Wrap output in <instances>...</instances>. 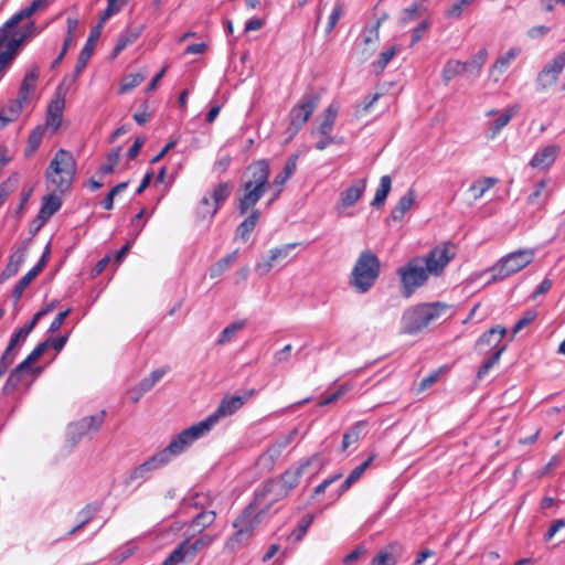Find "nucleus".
Masks as SVG:
<instances>
[{
	"label": "nucleus",
	"mask_w": 565,
	"mask_h": 565,
	"mask_svg": "<svg viewBox=\"0 0 565 565\" xmlns=\"http://www.w3.org/2000/svg\"><path fill=\"white\" fill-rule=\"evenodd\" d=\"M269 173V164L265 160L256 161L247 168L245 181L242 185L243 195L238 199L237 203L239 214H246L252 207H254L270 185L276 186L277 191L274 198L269 201V204L278 198L281 186L290 177L281 171L275 177L273 184H270Z\"/></svg>",
	"instance_id": "1"
},
{
	"label": "nucleus",
	"mask_w": 565,
	"mask_h": 565,
	"mask_svg": "<svg viewBox=\"0 0 565 565\" xmlns=\"http://www.w3.org/2000/svg\"><path fill=\"white\" fill-rule=\"evenodd\" d=\"M76 160L74 156L60 149L55 152L45 171V184L50 192L63 194L71 190L76 174Z\"/></svg>",
	"instance_id": "2"
},
{
	"label": "nucleus",
	"mask_w": 565,
	"mask_h": 565,
	"mask_svg": "<svg viewBox=\"0 0 565 565\" xmlns=\"http://www.w3.org/2000/svg\"><path fill=\"white\" fill-rule=\"evenodd\" d=\"M273 504L262 492L256 490L254 500L234 522L236 529L234 540L239 543L248 540Z\"/></svg>",
	"instance_id": "3"
},
{
	"label": "nucleus",
	"mask_w": 565,
	"mask_h": 565,
	"mask_svg": "<svg viewBox=\"0 0 565 565\" xmlns=\"http://www.w3.org/2000/svg\"><path fill=\"white\" fill-rule=\"evenodd\" d=\"M47 4V0H32L28 7L14 13L2 26H0V43L13 35L22 36L23 43L28 38L39 34L33 21H29L21 29H18V24L22 20L31 18L36 11L45 9Z\"/></svg>",
	"instance_id": "4"
},
{
	"label": "nucleus",
	"mask_w": 565,
	"mask_h": 565,
	"mask_svg": "<svg viewBox=\"0 0 565 565\" xmlns=\"http://www.w3.org/2000/svg\"><path fill=\"white\" fill-rule=\"evenodd\" d=\"M211 429L212 414L175 435L169 445L159 452L164 455L163 458L169 462L173 457H177L188 450L196 440L207 436Z\"/></svg>",
	"instance_id": "5"
},
{
	"label": "nucleus",
	"mask_w": 565,
	"mask_h": 565,
	"mask_svg": "<svg viewBox=\"0 0 565 565\" xmlns=\"http://www.w3.org/2000/svg\"><path fill=\"white\" fill-rule=\"evenodd\" d=\"M447 308L441 302L419 303L405 310L402 317V330L406 334H415L438 319Z\"/></svg>",
	"instance_id": "6"
},
{
	"label": "nucleus",
	"mask_w": 565,
	"mask_h": 565,
	"mask_svg": "<svg viewBox=\"0 0 565 565\" xmlns=\"http://www.w3.org/2000/svg\"><path fill=\"white\" fill-rule=\"evenodd\" d=\"M310 463L311 459H308L300 463L298 467L286 470L278 479L265 482L257 490L262 492L270 502L275 503L287 497L288 493L299 483L303 470Z\"/></svg>",
	"instance_id": "7"
},
{
	"label": "nucleus",
	"mask_w": 565,
	"mask_h": 565,
	"mask_svg": "<svg viewBox=\"0 0 565 565\" xmlns=\"http://www.w3.org/2000/svg\"><path fill=\"white\" fill-rule=\"evenodd\" d=\"M380 274V260L377 256L370 252L364 250L360 254L351 276V285L356 291L364 294L375 282Z\"/></svg>",
	"instance_id": "8"
},
{
	"label": "nucleus",
	"mask_w": 565,
	"mask_h": 565,
	"mask_svg": "<svg viewBox=\"0 0 565 565\" xmlns=\"http://www.w3.org/2000/svg\"><path fill=\"white\" fill-rule=\"evenodd\" d=\"M535 257L532 248L519 249L502 257L492 268L493 280H503L530 265Z\"/></svg>",
	"instance_id": "9"
},
{
	"label": "nucleus",
	"mask_w": 565,
	"mask_h": 565,
	"mask_svg": "<svg viewBox=\"0 0 565 565\" xmlns=\"http://www.w3.org/2000/svg\"><path fill=\"white\" fill-rule=\"evenodd\" d=\"M397 275L401 279L404 294L407 297L417 288L425 285L430 276L423 263L422 256L409 259L404 266L397 269Z\"/></svg>",
	"instance_id": "10"
},
{
	"label": "nucleus",
	"mask_w": 565,
	"mask_h": 565,
	"mask_svg": "<svg viewBox=\"0 0 565 565\" xmlns=\"http://www.w3.org/2000/svg\"><path fill=\"white\" fill-rule=\"evenodd\" d=\"M456 256V247L451 243H444L443 245L436 246L429 250L426 256L423 257V263L430 276H440Z\"/></svg>",
	"instance_id": "11"
},
{
	"label": "nucleus",
	"mask_w": 565,
	"mask_h": 565,
	"mask_svg": "<svg viewBox=\"0 0 565 565\" xmlns=\"http://www.w3.org/2000/svg\"><path fill=\"white\" fill-rule=\"evenodd\" d=\"M319 100L320 97L318 94H308L302 96L289 113V129H294V132H297L311 117L318 107Z\"/></svg>",
	"instance_id": "12"
},
{
	"label": "nucleus",
	"mask_w": 565,
	"mask_h": 565,
	"mask_svg": "<svg viewBox=\"0 0 565 565\" xmlns=\"http://www.w3.org/2000/svg\"><path fill=\"white\" fill-rule=\"evenodd\" d=\"M297 430L294 429L285 436L277 438L268 448L258 457L256 465L262 471H270L275 467L276 461L281 456L282 450L294 440Z\"/></svg>",
	"instance_id": "13"
},
{
	"label": "nucleus",
	"mask_w": 565,
	"mask_h": 565,
	"mask_svg": "<svg viewBox=\"0 0 565 565\" xmlns=\"http://www.w3.org/2000/svg\"><path fill=\"white\" fill-rule=\"evenodd\" d=\"M164 455L160 452L154 454L145 462L135 467L126 477L125 483L127 486L136 484L140 487L145 481H147L151 473L162 467H164L168 462L167 459L163 458Z\"/></svg>",
	"instance_id": "14"
},
{
	"label": "nucleus",
	"mask_w": 565,
	"mask_h": 565,
	"mask_svg": "<svg viewBox=\"0 0 565 565\" xmlns=\"http://www.w3.org/2000/svg\"><path fill=\"white\" fill-rule=\"evenodd\" d=\"M205 545L203 539H196L194 542L189 540L179 544L161 565H181L192 562L198 553Z\"/></svg>",
	"instance_id": "15"
},
{
	"label": "nucleus",
	"mask_w": 565,
	"mask_h": 565,
	"mask_svg": "<svg viewBox=\"0 0 565 565\" xmlns=\"http://www.w3.org/2000/svg\"><path fill=\"white\" fill-rule=\"evenodd\" d=\"M565 67V54H557L551 63L544 66L536 78L537 88L544 90L554 85Z\"/></svg>",
	"instance_id": "16"
},
{
	"label": "nucleus",
	"mask_w": 565,
	"mask_h": 565,
	"mask_svg": "<svg viewBox=\"0 0 565 565\" xmlns=\"http://www.w3.org/2000/svg\"><path fill=\"white\" fill-rule=\"evenodd\" d=\"M298 245L299 243H289L280 247L271 248L269 250V255L267 258H264L256 263L255 271L259 276L267 275L274 267L275 263L286 259L289 256L290 252L295 249Z\"/></svg>",
	"instance_id": "17"
},
{
	"label": "nucleus",
	"mask_w": 565,
	"mask_h": 565,
	"mask_svg": "<svg viewBox=\"0 0 565 565\" xmlns=\"http://www.w3.org/2000/svg\"><path fill=\"white\" fill-rule=\"evenodd\" d=\"M254 395V391L246 392L242 396L226 395L214 411V423L235 414Z\"/></svg>",
	"instance_id": "18"
},
{
	"label": "nucleus",
	"mask_w": 565,
	"mask_h": 565,
	"mask_svg": "<svg viewBox=\"0 0 565 565\" xmlns=\"http://www.w3.org/2000/svg\"><path fill=\"white\" fill-rule=\"evenodd\" d=\"M22 45V36L9 38L0 43V79L3 77Z\"/></svg>",
	"instance_id": "19"
},
{
	"label": "nucleus",
	"mask_w": 565,
	"mask_h": 565,
	"mask_svg": "<svg viewBox=\"0 0 565 565\" xmlns=\"http://www.w3.org/2000/svg\"><path fill=\"white\" fill-rule=\"evenodd\" d=\"M521 52V47L513 46L500 55L489 68V78L498 83Z\"/></svg>",
	"instance_id": "20"
},
{
	"label": "nucleus",
	"mask_w": 565,
	"mask_h": 565,
	"mask_svg": "<svg viewBox=\"0 0 565 565\" xmlns=\"http://www.w3.org/2000/svg\"><path fill=\"white\" fill-rule=\"evenodd\" d=\"M106 411H102L99 414L86 416L70 425L72 434L76 435L77 439H81L84 435L90 431H98L105 420Z\"/></svg>",
	"instance_id": "21"
},
{
	"label": "nucleus",
	"mask_w": 565,
	"mask_h": 565,
	"mask_svg": "<svg viewBox=\"0 0 565 565\" xmlns=\"http://www.w3.org/2000/svg\"><path fill=\"white\" fill-rule=\"evenodd\" d=\"M561 148L557 145H548L539 149L530 160L529 164L533 169L541 171L548 170L559 154Z\"/></svg>",
	"instance_id": "22"
},
{
	"label": "nucleus",
	"mask_w": 565,
	"mask_h": 565,
	"mask_svg": "<svg viewBox=\"0 0 565 565\" xmlns=\"http://www.w3.org/2000/svg\"><path fill=\"white\" fill-rule=\"evenodd\" d=\"M520 109V104H513L507 107L497 119L489 122L486 137L489 140L495 139L501 130L511 121V119L519 114Z\"/></svg>",
	"instance_id": "23"
},
{
	"label": "nucleus",
	"mask_w": 565,
	"mask_h": 565,
	"mask_svg": "<svg viewBox=\"0 0 565 565\" xmlns=\"http://www.w3.org/2000/svg\"><path fill=\"white\" fill-rule=\"evenodd\" d=\"M365 179L355 180L352 183V185H350L349 188L341 192L338 209L344 210L350 206H353L362 198L363 193L365 192Z\"/></svg>",
	"instance_id": "24"
},
{
	"label": "nucleus",
	"mask_w": 565,
	"mask_h": 565,
	"mask_svg": "<svg viewBox=\"0 0 565 565\" xmlns=\"http://www.w3.org/2000/svg\"><path fill=\"white\" fill-rule=\"evenodd\" d=\"M381 23L382 20L379 19L372 25H366L360 35L362 44L364 45L362 51L363 60H367L375 51V45L380 40L379 30Z\"/></svg>",
	"instance_id": "25"
},
{
	"label": "nucleus",
	"mask_w": 565,
	"mask_h": 565,
	"mask_svg": "<svg viewBox=\"0 0 565 565\" xmlns=\"http://www.w3.org/2000/svg\"><path fill=\"white\" fill-rule=\"evenodd\" d=\"M100 35L99 26H95L90 30L89 36L84 45V47L81 50L75 68L74 74L75 76H78L84 68L86 67L89 58L93 55L95 42L98 40Z\"/></svg>",
	"instance_id": "26"
},
{
	"label": "nucleus",
	"mask_w": 565,
	"mask_h": 565,
	"mask_svg": "<svg viewBox=\"0 0 565 565\" xmlns=\"http://www.w3.org/2000/svg\"><path fill=\"white\" fill-rule=\"evenodd\" d=\"M402 554V546L392 542L382 548L371 561V565H395Z\"/></svg>",
	"instance_id": "27"
},
{
	"label": "nucleus",
	"mask_w": 565,
	"mask_h": 565,
	"mask_svg": "<svg viewBox=\"0 0 565 565\" xmlns=\"http://www.w3.org/2000/svg\"><path fill=\"white\" fill-rule=\"evenodd\" d=\"M28 252V243L23 242L21 246L9 257V260L1 273V278L7 279L14 276L21 265L24 263Z\"/></svg>",
	"instance_id": "28"
},
{
	"label": "nucleus",
	"mask_w": 565,
	"mask_h": 565,
	"mask_svg": "<svg viewBox=\"0 0 565 565\" xmlns=\"http://www.w3.org/2000/svg\"><path fill=\"white\" fill-rule=\"evenodd\" d=\"M57 194L60 193L51 192L43 198L42 205L38 215V218L41 220L42 223L47 222L51 216L61 209L62 200Z\"/></svg>",
	"instance_id": "29"
},
{
	"label": "nucleus",
	"mask_w": 565,
	"mask_h": 565,
	"mask_svg": "<svg viewBox=\"0 0 565 565\" xmlns=\"http://www.w3.org/2000/svg\"><path fill=\"white\" fill-rule=\"evenodd\" d=\"M26 103L22 98L9 100L0 111V129H3L9 122L14 121L21 114L23 104Z\"/></svg>",
	"instance_id": "30"
},
{
	"label": "nucleus",
	"mask_w": 565,
	"mask_h": 565,
	"mask_svg": "<svg viewBox=\"0 0 565 565\" xmlns=\"http://www.w3.org/2000/svg\"><path fill=\"white\" fill-rule=\"evenodd\" d=\"M507 333V329L502 326H495V327H492L491 329H489L488 331H486L484 333H482L480 335V338L478 339L477 343H476V347L481 349L486 345H491L493 347L494 350H497V348H499L501 344V341H502V338Z\"/></svg>",
	"instance_id": "31"
},
{
	"label": "nucleus",
	"mask_w": 565,
	"mask_h": 565,
	"mask_svg": "<svg viewBox=\"0 0 565 565\" xmlns=\"http://www.w3.org/2000/svg\"><path fill=\"white\" fill-rule=\"evenodd\" d=\"M488 57L487 49L482 47L476 54L471 56V58L467 62H463L465 73L468 77L477 78L480 76L483 65L486 64Z\"/></svg>",
	"instance_id": "32"
},
{
	"label": "nucleus",
	"mask_w": 565,
	"mask_h": 565,
	"mask_svg": "<svg viewBox=\"0 0 565 565\" xmlns=\"http://www.w3.org/2000/svg\"><path fill=\"white\" fill-rule=\"evenodd\" d=\"M416 199V191L409 188L407 192L398 200L391 211V217L394 221H402L406 212L413 206Z\"/></svg>",
	"instance_id": "33"
},
{
	"label": "nucleus",
	"mask_w": 565,
	"mask_h": 565,
	"mask_svg": "<svg viewBox=\"0 0 565 565\" xmlns=\"http://www.w3.org/2000/svg\"><path fill=\"white\" fill-rule=\"evenodd\" d=\"M211 198L210 193H205L194 206L193 217L195 223L203 224L212 217Z\"/></svg>",
	"instance_id": "34"
},
{
	"label": "nucleus",
	"mask_w": 565,
	"mask_h": 565,
	"mask_svg": "<svg viewBox=\"0 0 565 565\" xmlns=\"http://www.w3.org/2000/svg\"><path fill=\"white\" fill-rule=\"evenodd\" d=\"M246 324H247V320H245V319L236 320V321L230 323L220 333V335L216 340V344L224 345V344L231 343L232 341H234L236 339L237 334L244 330Z\"/></svg>",
	"instance_id": "35"
},
{
	"label": "nucleus",
	"mask_w": 565,
	"mask_h": 565,
	"mask_svg": "<svg viewBox=\"0 0 565 565\" xmlns=\"http://www.w3.org/2000/svg\"><path fill=\"white\" fill-rule=\"evenodd\" d=\"M39 74L40 73L38 67H33L25 74L21 83L18 97L22 98L26 103L31 99V94L35 89Z\"/></svg>",
	"instance_id": "36"
},
{
	"label": "nucleus",
	"mask_w": 565,
	"mask_h": 565,
	"mask_svg": "<svg viewBox=\"0 0 565 565\" xmlns=\"http://www.w3.org/2000/svg\"><path fill=\"white\" fill-rule=\"evenodd\" d=\"M28 337H29V334L22 328L18 329L11 335L8 347L6 348L4 352L2 353V355H4V359L8 358L14 362L20 347L23 344V342L26 340Z\"/></svg>",
	"instance_id": "37"
},
{
	"label": "nucleus",
	"mask_w": 565,
	"mask_h": 565,
	"mask_svg": "<svg viewBox=\"0 0 565 565\" xmlns=\"http://www.w3.org/2000/svg\"><path fill=\"white\" fill-rule=\"evenodd\" d=\"M546 185L545 180H541L535 184L533 192L527 196L530 205H533L535 209H541L545 205L550 196Z\"/></svg>",
	"instance_id": "38"
},
{
	"label": "nucleus",
	"mask_w": 565,
	"mask_h": 565,
	"mask_svg": "<svg viewBox=\"0 0 565 565\" xmlns=\"http://www.w3.org/2000/svg\"><path fill=\"white\" fill-rule=\"evenodd\" d=\"M337 114L338 109L333 105H330L324 110L321 124L316 129L312 130V136L332 134Z\"/></svg>",
	"instance_id": "39"
},
{
	"label": "nucleus",
	"mask_w": 565,
	"mask_h": 565,
	"mask_svg": "<svg viewBox=\"0 0 565 565\" xmlns=\"http://www.w3.org/2000/svg\"><path fill=\"white\" fill-rule=\"evenodd\" d=\"M260 211L253 210L252 213L238 225L236 235L243 242H246L249 238L250 233L256 227V224L259 220Z\"/></svg>",
	"instance_id": "40"
},
{
	"label": "nucleus",
	"mask_w": 565,
	"mask_h": 565,
	"mask_svg": "<svg viewBox=\"0 0 565 565\" xmlns=\"http://www.w3.org/2000/svg\"><path fill=\"white\" fill-rule=\"evenodd\" d=\"M374 458H375V455H371L366 460H364L361 465L355 467L350 472L348 478L343 481V483L340 487V493H343L347 490H349L352 487V484L355 483L362 477V475L370 467V465L372 463Z\"/></svg>",
	"instance_id": "41"
},
{
	"label": "nucleus",
	"mask_w": 565,
	"mask_h": 565,
	"mask_svg": "<svg viewBox=\"0 0 565 565\" xmlns=\"http://www.w3.org/2000/svg\"><path fill=\"white\" fill-rule=\"evenodd\" d=\"M465 73L463 62L459 60H448L441 71L443 82L447 85L452 78Z\"/></svg>",
	"instance_id": "42"
},
{
	"label": "nucleus",
	"mask_w": 565,
	"mask_h": 565,
	"mask_svg": "<svg viewBox=\"0 0 565 565\" xmlns=\"http://www.w3.org/2000/svg\"><path fill=\"white\" fill-rule=\"evenodd\" d=\"M391 188H392V179L390 175H383L381 179H380V184L376 189V192H375V195H374V199L372 201V206L374 207H380L382 205H384L385 201H386V198L391 191Z\"/></svg>",
	"instance_id": "43"
},
{
	"label": "nucleus",
	"mask_w": 565,
	"mask_h": 565,
	"mask_svg": "<svg viewBox=\"0 0 565 565\" xmlns=\"http://www.w3.org/2000/svg\"><path fill=\"white\" fill-rule=\"evenodd\" d=\"M169 371V367H160L150 373L148 377H145L139 382V395H143L150 391Z\"/></svg>",
	"instance_id": "44"
},
{
	"label": "nucleus",
	"mask_w": 565,
	"mask_h": 565,
	"mask_svg": "<svg viewBox=\"0 0 565 565\" xmlns=\"http://www.w3.org/2000/svg\"><path fill=\"white\" fill-rule=\"evenodd\" d=\"M498 182V179L488 177L481 178L472 182L469 188V191L472 193V196L478 200L484 195V193L494 186Z\"/></svg>",
	"instance_id": "45"
},
{
	"label": "nucleus",
	"mask_w": 565,
	"mask_h": 565,
	"mask_svg": "<svg viewBox=\"0 0 565 565\" xmlns=\"http://www.w3.org/2000/svg\"><path fill=\"white\" fill-rule=\"evenodd\" d=\"M63 103L54 100L50 104L46 117V125L56 130L62 121Z\"/></svg>",
	"instance_id": "46"
},
{
	"label": "nucleus",
	"mask_w": 565,
	"mask_h": 565,
	"mask_svg": "<svg viewBox=\"0 0 565 565\" xmlns=\"http://www.w3.org/2000/svg\"><path fill=\"white\" fill-rule=\"evenodd\" d=\"M401 52L399 45H392L387 50L383 51L376 61L373 62L372 66L376 73H381L384 71V68L387 66V64L391 62V60Z\"/></svg>",
	"instance_id": "47"
},
{
	"label": "nucleus",
	"mask_w": 565,
	"mask_h": 565,
	"mask_svg": "<svg viewBox=\"0 0 565 565\" xmlns=\"http://www.w3.org/2000/svg\"><path fill=\"white\" fill-rule=\"evenodd\" d=\"M121 147H117L113 149L107 156V162L102 164L97 171L99 178H103L106 174H109L114 171V168L117 166L120 159Z\"/></svg>",
	"instance_id": "48"
},
{
	"label": "nucleus",
	"mask_w": 565,
	"mask_h": 565,
	"mask_svg": "<svg viewBox=\"0 0 565 565\" xmlns=\"http://www.w3.org/2000/svg\"><path fill=\"white\" fill-rule=\"evenodd\" d=\"M505 348V345H500L499 348H497V350H494L491 356L488 358L487 361H484V363L480 366L477 373V377L479 380L483 379L489 373V371L499 362Z\"/></svg>",
	"instance_id": "49"
},
{
	"label": "nucleus",
	"mask_w": 565,
	"mask_h": 565,
	"mask_svg": "<svg viewBox=\"0 0 565 565\" xmlns=\"http://www.w3.org/2000/svg\"><path fill=\"white\" fill-rule=\"evenodd\" d=\"M36 278V275L29 270L25 275H23L19 281L15 284V286L12 289V297L14 299V302L18 303L24 292V290L28 288V286Z\"/></svg>",
	"instance_id": "50"
},
{
	"label": "nucleus",
	"mask_w": 565,
	"mask_h": 565,
	"mask_svg": "<svg viewBox=\"0 0 565 565\" xmlns=\"http://www.w3.org/2000/svg\"><path fill=\"white\" fill-rule=\"evenodd\" d=\"M139 36V32L135 30H126L124 31L114 47V54L118 55L121 51H124L127 46L132 44Z\"/></svg>",
	"instance_id": "51"
},
{
	"label": "nucleus",
	"mask_w": 565,
	"mask_h": 565,
	"mask_svg": "<svg viewBox=\"0 0 565 565\" xmlns=\"http://www.w3.org/2000/svg\"><path fill=\"white\" fill-rule=\"evenodd\" d=\"M145 75L141 73H135L125 76L120 83L119 93L125 94L139 86L145 81Z\"/></svg>",
	"instance_id": "52"
},
{
	"label": "nucleus",
	"mask_w": 565,
	"mask_h": 565,
	"mask_svg": "<svg viewBox=\"0 0 565 565\" xmlns=\"http://www.w3.org/2000/svg\"><path fill=\"white\" fill-rule=\"evenodd\" d=\"M362 425L356 424L352 426L344 435L342 439L341 448L347 450L351 445L356 444L361 438Z\"/></svg>",
	"instance_id": "53"
},
{
	"label": "nucleus",
	"mask_w": 565,
	"mask_h": 565,
	"mask_svg": "<svg viewBox=\"0 0 565 565\" xmlns=\"http://www.w3.org/2000/svg\"><path fill=\"white\" fill-rule=\"evenodd\" d=\"M42 138H43V128H41V127L35 128L30 134L29 139H28V146L25 148L26 157L33 154L38 150L39 146L41 145Z\"/></svg>",
	"instance_id": "54"
},
{
	"label": "nucleus",
	"mask_w": 565,
	"mask_h": 565,
	"mask_svg": "<svg viewBox=\"0 0 565 565\" xmlns=\"http://www.w3.org/2000/svg\"><path fill=\"white\" fill-rule=\"evenodd\" d=\"M238 258V249L233 250L232 253L227 254L225 257L221 258L216 266H214V275L222 274L225 270H227Z\"/></svg>",
	"instance_id": "55"
},
{
	"label": "nucleus",
	"mask_w": 565,
	"mask_h": 565,
	"mask_svg": "<svg viewBox=\"0 0 565 565\" xmlns=\"http://www.w3.org/2000/svg\"><path fill=\"white\" fill-rule=\"evenodd\" d=\"M23 373L18 371L17 369L12 370L9 374L6 384L3 386L4 393H11L13 392L22 382Z\"/></svg>",
	"instance_id": "56"
},
{
	"label": "nucleus",
	"mask_w": 565,
	"mask_h": 565,
	"mask_svg": "<svg viewBox=\"0 0 565 565\" xmlns=\"http://www.w3.org/2000/svg\"><path fill=\"white\" fill-rule=\"evenodd\" d=\"M94 516V511L90 509L89 505L85 507L79 513L78 519L79 522L76 526L70 530L68 534L73 535L77 531H79L82 527H84Z\"/></svg>",
	"instance_id": "57"
},
{
	"label": "nucleus",
	"mask_w": 565,
	"mask_h": 565,
	"mask_svg": "<svg viewBox=\"0 0 565 565\" xmlns=\"http://www.w3.org/2000/svg\"><path fill=\"white\" fill-rule=\"evenodd\" d=\"M232 190H233L232 183H230V182L220 183L214 189V202L215 203L224 202L230 196Z\"/></svg>",
	"instance_id": "58"
},
{
	"label": "nucleus",
	"mask_w": 565,
	"mask_h": 565,
	"mask_svg": "<svg viewBox=\"0 0 565 565\" xmlns=\"http://www.w3.org/2000/svg\"><path fill=\"white\" fill-rule=\"evenodd\" d=\"M472 0H458L454 2L446 11V17L458 19L461 17L463 8L469 6Z\"/></svg>",
	"instance_id": "59"
},
{
	"label": "nucleus",
	"mask_w": 565,
	"mask_h": 565,
	"mask_svg": "<svg viewBox=\"0 0 565 565\" xmlns=\"http://www.w3.org/2000/svg\"><path fill=\"white\" fill-rule=\"evenodd\" d=\"M342 14H343V4L338 2L333 7L332 12L329 15L328 24L326 28L327 33H330L335 28L338 21L342 17Z\"/></svg>",
	"instance_id": "60"
},
{
	"label": "nucleus",
	"mask_w": 565,
	"mask_h": 565,
	"mask_svg": "<svg viewBox=\"0 0 565 565\" xmlns=\"http://www.w3.org/2000/svg\"><path fill=\"white\" fill-rule=\"evenodd\" d=\"M347 391H348V388L345 387V385H342L337 391L322 396L319 399L318 405L327 406L329 404H332V403L337 402L342 395H344L347 393Z\"/></svg>",
	"instance_id": "61"
},
{
	"label": "nucleus",
	"mask_w": 565,
	"mask_h": 565,
	"mask_svg": "<svg viewBox=\"0 0 565 565\" xmlns=\"http://www.w3.org/2000/svg\"><path fill=\"white\" fill-rule=\"evenodd\" d=\"M536 318V312L534 310H530L524 313L522 318H520L513 329H512V335H515L518 332H520L523 328L529 326L534 319Z\"/></svg>",
	"instance_id": "62"
},
{
	"label": "nucleus",
	"mask_w": 565,
	"mask_h": 565,
	"mask_svg": "<svg viewBox=\"0 0 565 565\" xmlns=\"http://www.w3.org/2000/svg\"><path fill=\"white\" fill-rule=\"evenodd\" d=\"M565 527V520L564 519H557V520H554L551 524V526L548 527V530L546 531V533L544 534V540L546 542L551 541L554 535L562 529Z\"/></svg>",
	"instance_id": "63"
},
{
	"label": "nucleus",
	"mask_w": 565,
	"mask_h": 565,
	"mask_svg": "<svg viewBox=\"0 0 565 565\" xmlns=\"http://www.w3.org/2000/svg\"><path fill=\"white\" fill-rule=\"evenodd\" d=\"M146 139L145 137H137L132 143V146L129 148L128 152H127V158L129 160H132L135 159L140 149L142 148L143 143H145Z\"/></svg>",
	"instance_id": "64"
}]
</instances>
